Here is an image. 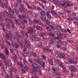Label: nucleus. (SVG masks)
Returning a JSON list of instances; mask_svg holds the SVG:
<instances>
[{"label": "nucleus", "mask_w": 78, "mask_h": 78, "mask_svg": "<svg viewBox=\"0 0 78 78\" xmlns=\"http://www.w3.org/2000/svg\"><path fill=\"white\" fill-rule=\"evenodd\" d=\"M48 48H44L43 49V51L44 53H46V52H47V51H48Z\"/></svg>", "instance_id": "680f3d73"}, {"label": "nucleus", "mask_w": 78, "mask_h": 78, "mask_svg": "<svg viewBox=\"0 0 78 78\" xmlns=\"http://www.w3.org/2000/svg\"><path fill=\"white\" fill-rule=\"evenodd\" d=\"M55 42V41L53 40L51 41H50L49 42V44L50 45H51V44H53Z\"/></svg>", "instance_id": "ea45409f"}, {"label": "nucleus", "mask_w": 78, "mask_h": 78, "mask_svg": "<svg viewBox=\"0 0 78 78\" xmlns=\"http://www.w3.org/2000/svg\"><path fill=\"white\" fill-rule=\"evenodd\" d=\"M20 8H25V5H23V4L20 3Z\"/></svg>", "instance_id": "c03bdc74"}, {"label": "nucleus", "mask_w": 78, "mask_h": 78, "mask_svg": "<svg viewBox=\"0 0 78 78\" xmlns=\"http://www.w3.org/2000/svg\"><path fill=\"white\" fill-rule=\"evenodd\" d=\"M40 19L42 21H45V20L46 19V18L45 17H44V16H41L40 17Z\"/></svg>", "instance_id": "c756f323"}, {"label": "nucleus", "mask_w": 78, "mask_h": 78, "mask_svg": "<svg viewBox=\"0 0 78 78\" xmlns=\"http://www.w3.org/2000/svg\"><path fill=\"white\" fill-rule=\"evenodd\" d=\"M60 39H62V38H59V37H54L52 38V40H56V39H57L58 41H57L56 42H58V44H61L62 42V41H61V40H60Z\"/></svg>", "instance_id": "1a4fd4ad"}, {"label": "nucleus", "mask_w": 78, "mask_h": 78, "mask_svg": "<svg viewBox=\"0 0 78 78\" xmlns=\"http://www.w3.org/2000/svg\"><path fill=\"white\" fill-rule=\"evenodd\" d=\"M60 56H61V58H63V59H66V55L64 54L63 53H61L60 55Z\"/></svg>", "instance_id": "a878e982"}, {"label": "nucleus", "mask_w": 78, "mask_h": 78, "mask_svg": "<svg viewBox=\"0 0 78 78\" xmlns=\"http://www.w3.org/2000/svg\"><path fill=\"white\" fill-rule=\"evenodd\" d=\"M9 22L10 23H11V28H12V29H15V25H14V23L13 22V21H12V19H9L8 20Z\"/></svg>", "instance_id": "39448f33"}, {"label": "nucleus", "mask_w": 78, "mask_h": 78, "mask_svg": "<svg viewBox=\"0 0 78 78\" xmlns=\"http://www.w3.org/2000/svg\"><path fill=\"white\" fill-rule=\"evenodd\" d=\"M13 56L14 62H16L17 60V55H16L15 53H14L13 54Z\"/></svg>", "instance_id": "9b49d317"}, {"label": "nucleus", "mask_w": 78, "mask_h": 78, "mask_svg": "<svg viewBox=\"0 0 78 78\" xmlns=\"http://www.w3.org/2000/svg\"><path fill=\"white\" fill-rule=\"evenodd\" d=\"M25 43H24L25 45L26 46H28V47H30V43L27 40H26L25 41Z\"/></svg>", "instance_id": "4468645a"}, {"label": "nucleus", "mask_w": 78, "mask_h": 78, "mask_svg": "<svg viewBox=\"0 0 78 78\" xmlns=\"http://www.w3.org/2000/svg\"><path fill=\"white\" fill-rule=\"evenodd\" d=\"M55 63H58L59 62V60L58 59L56 60H55Z\"/></svg>", "instance_id": "774afa93"}, {"label": "nucleus", "mask_w": 78, "mask_h": 78, "mask_svg": "<svg viewBox=\"0 0 78 78\" xmlns=\"http://www.w3.org/2000/svg\"><path fill=\"white\" fill-rule=\"evenodd\" d=\"M5 37L7 39H9V34L8 33H6Z\"/></svg>", "instance_id": "473e14b6"}, {"label": "nucleus", "mask_w": 78, "mask_h": 78, "mask_svg": "<svg viewBox=\"0 0 78 78\" xmlns=\"http://www.w3.org/2000/svg\"><path fill=\"white\" fill-rule=\"evenodd\" d=\"M33 40L35 41H39V37H36V36L33 35Z\"/></svg>", "instance_id": "a211bd4d"}, {"label": "nucleus", "mask_w": 78, "mask_h": 78, "mask_svg": "<svg viewBox=\"0 0 78 78\" xmlns=\"http://www.w3.org/2000/svg\"><path fill=\"white\" fill-rule=\"evenodd\" d=\"M54 2L55 3L56 5H59V1L58 0H54Z\"/></svg>", "instance_id": "7c9ffc66"}, {"label": "nucleus", "mask_w": 78, "mask_h": 78, "mask_svg": "<svg viewBox=\"0 0 78 78\" xmlns=\"http://www.w3.org/2000/svg\"><path fill=\"white\" fill-rule=\"evenodd\" d=\"M68 67L69 68V70H70L71 72H76L77 69H76L75 66L71 65L69 66Z\"/></svg>", "instance_id": "f03ea898"}, {"label": "nucleus", "mask_w": 78, "mask_h": 78, "mask_svg": "<svg viewBox=\"0 0 78 78\" xmlns=\"http://www.w3.org/2000/svg\"><path fill=\"white\" fill-rule=\"evenodd\" d=\"M51 28V29L52 30H53L54 29V27H53V26H51L50 24H49V26H48L46 27V30L48 31H51V29H50V28Z\"/></svg>", "instance_id": "9d476101"}, {"label": "nucleus", "mask_w": 78, "mask_h": 78, "mask_svg": "<svg viewBox=\"0 0 78 78\" xmlns=\"http://www.w3.org/2000/svg\"><path fill=\"white\" fill-rule=\"evenodd\" d=\"M11 70L9 71V74H10V77L11 78H14L12 76V72L14 70V68L13 66H11L10 67Z\"/></svg>", "instance_id": "423d86ee"}, {"label": "nucleus", "mask_w": 78, "mask_h": 78, "mask_svg": "<svg viewBox=\"0 0 78 78\" xmlns=\"http://www.w3.org/2000/svg\"><path fill=\"white\" fill-rule=\"evenodd\" d=\"M38 4L40 6H41V7H42V8H45V6L44 5H43L42 4H41V3L39 2L38 3Z\"/></svg>", "instance_id": "e433bc0d"}, {"label": "nucleus", "mask_w": 78, "mask_h": 78, "mask_svg": "<svg viewBox=\"0 0 78 78\" xmlns=\"http://www.w3.org/2000/svg\"><path fill=\"white\" fill-rule=\"evenodd\" d=\"M0 58L3 59V61L6 60V57H5L4 54L2 53H0Z\"/></svg>", "instance_id": "f8f14e48"}, {"label": "nucleus", "mask_w": 78, "mask_h": 78, "mask_svg": "<svg viewBox=\"0 0 78 78\" xmlns=\"http://www.w3.org/2000/svg\"><path fill=\"white\" fill-rule=\"evenodd\" d=\"M23 62L24 64L25 65H26V64H28V62H27V60H26V59H24L23 60Z\"/></svg>", "instance_id": "c9c22d12"}, {"label": "nucleus", "mask_w": 78, "mask_h": 78, "mask_svg": "<svg viewBox=\"0 0 78 78\" xmlns=\"http://www.w3.org/2000/svg\"><path fill=\"white\" fill-rule=\"evenodd\" d=\"M42 42L41 41H40L39 46L40 47V48H41V47H43V45H42Z\"/></svg>", "instance_id": "8fccbe9b"}, {"label": "nucleus", "mask_w": 78, "mask_h": 78, "mask_svg": "<svg viewBox=\"0 0 78 78\" xmlns=\"http://www.w3.org/2000/svg\"><path fill=\"white\" fill-rule=\"evenodd\" d=\"M17 63L18 66H20V65H22V62H17Z\"/></svg>", "instance_id": "13d9d810"}, {"label": "nucleus", "mask_w": 78, "mask_h": 78, "mask_svg": "<svg viewBox=\"0 0 78 78\" xmlns=\"http://www.w3.org/2000/svg\"><path fill=\"white\" fill-rule=\"evenodd\" d=\"M19 5V4L17 3H16L14 5V6L15 8H16V7H17Z\"/></svg>", "instance_id": "69168bd1"}, {"label": "nucleus", "mask_w": 78, "mask_h": 78, "mask_svg": "<svg viewBox=\"0 0 78 78\" xmlns=\"http://www.w3.org/2000/svg\"><path fill=\"white\" fill-rule=\"evenodd\" d=\"M61 31H62V32H63L64 33H67V30H66L64 29H61Z\"/></svg>", "instance_id": "37998d69"}, {"label": "nucleus", "mask_w": 78, "mask_h": 78, "mask_svg": "<svg viewBox=\"0 0 78 78\" xmlns=\"http://www.w3.org/2000/svg\"><path fill=\"white\" fill-rule=\"evenodd\" d=\"M4 51H5V54L6 55L9 56V51H8V50L7 49V48H5Z\"/></svg>", "instance_id": "6ab92c4d"}, {"label": "nucleus", "mask_w": 78, "mask_h": 78, "mask_svg": "<svg viewBox=\"0 0 78 78\" xmlns=\"http://www.w3.org/2000/svg\"><path fill=\"white\" fill-rule=\"evenodd\" d=\"M65 2L66 4H67L66 5V7H68V6H72L73 5V3L70 4L67 1H66Z\"/></svg>", "instance_id": "dca6fc26"}, {"label": "nucleus", "mask_w": 78, "mask_h": 78, "mask_svg": "<svg viewBox=\"0 0 78 78\" xmlns=\"http://www.w3.org/2000/svg\"><path fill=\"white\" fill-rule=\"evenodd\" d=\"M8 1H6L5 3L3 2L1 3V7H2L3 8H4H4H5V9H8V8H9V6L8 5Z\"/></svg>", "instance_id": "7ed1b4c3"}, {"label": "nucleus", "mask_w": 78, "mask_h": 78, "mask_svg": "<svg viewBox=\"0 0 78 78\" xmlns=\"http://www.w3.org/2000/svg\"><path fill=\"white\" fill-rule=\"evenodd\" d=\"M6 15L4 12H1L0 14V23H2V21H3V17H5Z\"/></svg>", "instance_id": "20e7f679"}, {"label": "nucleus", "mask_w": 78, "mask_h": 78, "mask_svg": "<svg viewBox=\"0 0 78 78\" xmlns=\"http://www.w3.org/2000/svg\"><path fill=\"white\" fill-rule=\"evenodd\" d=\"M49 34V36H51V37H54L55 36V34L52 33H50Z\"/></svg>", "instance_id": "58836bf2"}, {"label": "nucleus", "mask_w": 78, "mask_h": 78, "mask_svg": "<svg viewBox=\"0 0 78 78\" xmlns=\"http://www.w3.org/2000/svg\"><path fill=\"white\" fill-rule=\"evenodd\" d=\"M4 66H6V69H7L8 68V67H9V69H10V66H9V65H8V63H7V62H6V60H4Z\"/></svg>", "instance_id": "2eb2a0df"}, {"label": "nucleus", "mask_w": 78, "mask_h": 78, "mask_svg": "<svg viewBox=\"0 0 78 78\" xmlns=\"http://www.w3.org/2000/svg\"><path fill=\"white\" fill-rule=\"evenodd\" d=\"M10 12L11 15L13 16V15L14 14V10H11Z\"/></svg>", "instance_id": "09e8293b"}, {"label": "nucleus", "mask_w": 78, "mask_h": 78, "mask_svg": "<svg viewBox=\"0 0 78 78\" xmlns=\"http://www.w3.org/2000/svg\"><path fill=\"white\" fill-rule=\"evenodd\" d=\"M32 56H34V57H37V56L36 53L34 52L32 53Z\"/></svg>", "instance_id": "72a5a7b5"}, {"label": "nucleus", "mask_w": 78, "mask_h": 78, "mask_svg": "<svg viewBox=\"0 0 78 78\" xmlns=\"http://www.w3.org/2000/svg\"><path fill=\"white\" fill-rule=\"evenodd\" d=\"M35 61L40 65L42 64V61L41 60L40 57L38 56V57L37 58V59H35Z\"/></svg>", "instance_id": "6e6552de"}, {"label": "nucleus", "mask_w": 78, "mask_h": 78, "mask_svg": "<svg viewBox=\"0 0 78 78\" xmlns=\"http://www.w3.org/2000/svg\"><path fill=\"white\" fill-rule=\"evenodd\" d=\"M40 14L42 16H45V12L44 11H41L40 12Z\"/></svg>", "instance_id": "412c9836"}, {"label": "nucleus", "mask_w": 78, "mask_h": 78, "mask_svg": "<svg viewBox=\"0 0 78 78\" xmlns=\"http://www.w3.org/2000/svg\"><path fill=\"white\" fill-rule=\"evenodd\" d=\"M38 72H39V74L40 75H42V72H41V70L39 69L38 70Z\"/></svg>", "instance_id": "0e129e2a"}, {"label": "nucleus", "mask_w": 78, "mask_h": 78, "mask_svg": "<svg viewBox=\"0 0 78 78\" xmlns=\"http://www.w3.org/2000/svg\"><path fill=\"white\" fill-rule=\"evenodd\" d=\"M33 22L35 24L38 23V21H37V20H34Z\"/></svg>", "instance_id": "a19ab883"}, {"label": "nucleus", "mask_w": 78, "mask_h": 78, "mask_svg": "<svg viewBox=\"0 0 78 78\" xmlns=\"http://www.w3.org/2000/svg\"><path fill=\"white\" fill-rule=\"evenodd\" d=\"M28 20L30 25H31L32 24V20H31L29 18L28 19Z\"/></svg>", "instance_id": "5fc2aeb1"}, {"label": "nucleus", "mask_w": 78, "mask_h": 78, "mask_svg": "<svg viewBox=\"0 0 78 78\" xmlns=\"http://www.w3.org/2000/svg\"><path fill=\"white\" fill-rule=\"evenodd\" d=\"M68 61L70 64H72V62L74 63V64H77L78 63L77 62L75 61V60H73V58H72V59L71 58H69L68 59Z\"/></svg>", "instance_id": "0eeeda50"}, {"label": "nucleus", "mask_w": 78, "mask_h": 78, "mask_svg": "<svg viewBox=\"0 0 78 78\" xmlns=\"http://www.w3.org/2000/svg\"><path fill=\"white\" fill-rule=\"evenodd\" d=\"M15 21L16 22V24L19 25V23H20V22L19 21V19L17 18H15L14 19Z\"/></svg>", "instance_id": "aec40b11"}, {"label": "nucleus", "mask_w": 78, "mask_h": 78, "mask_svg": "<svg viewBox=\"0 0 78 78\" xmlns=\"http://www.w3.org/2000/svg\"><path fill=\"white\" fill-rule=\"evenodd\" d=\"M36 28L37 30H39V31H42V28H41V27L39 26H36Z\"/></svg>", "instance_id": "5701e85b"}, {"label": "nucleus", "mask_w": 78, "mask_h": 78, "mask_svg": "<svg viewBox=\"0 0 78 78\" xmlns=\"http://www.w3.org/2000/svg\"><path fill=\"white\" fill-rule=\"evenodd\" d=\"M33 29L32 28H30L28 29V33L29 34H31V33H33Z\"/></svg>", "instance_id": "b1692460"}, {"label": "nucleus", "mask_w": 78, "mask_h": 78, "mask_svg": "<svg viewBox=\"0 0 78 78\" xmlns=\"http://www.w3.org/2000/svg\"><path fill=\"white\" fill-rule=\"evenodd\" d=\"M51 14H52L53 16L56 17H58V15H57V13H56V12H55V11H53L51 10Z\"/></svg>", "instance_id": "f3484780"}, {"label": "nucleus", "mask_w": 78, "mask_h": 78, "mask_svg": "<svg viewBox=\"0 0 78 78\" xmlns=\"http://www.w3.org/2000/svg\"><path fill=\"white\" fill-rule=\"evenodd\" d=\"M37 11H41V10H42V9H41V8L39 7H37Z\"/></svg>", "instance_id": "052dcab7"}, {"label": "nucleus", "mask_w": 78, "mask_h": 78, "mask_svg": "<svg viewBox=\"0 0 78 78\" xmlns=\"http://www.w3.org/2000/svg\"><path fill=\"white\" fill-rule=\"evenodd\" d=\"M41 57H42L44 59H46V56L43 55H42Z\"/></svg>", "instance_id": "e2e57ef3"}, {"label": "nucleus", "mask_w": 78, "mask_h": 78, "mask_svg": "<svg viewBox=\"0 0 78 78\" xmlns=\"http://www.w3.org/2000/svg\"><path fill=\"white\" fill-rule=\"evenodd\" d=\"M40 35L42 37L43 36H45L46 35V33L45 32H43L40 33Z\"/></svg>", "instance_id": "4c0bfd02"}, {"label": "nucleus", "mask_w": 78, "mask_h": 78, "mask_svg": "<svg viewBox=\"0 0 78 78\" xmlns=\"http://www.w3.org/2000/svg\"><path fill=\"white\" fill-rule=\"evenodd\" d=\"M73 20H78V18L76 17H74L73 18Z\"/></svg>", "instance_id": "bf43d9fd"}, {"label": "nucleus", "mask_w": 78, "mask_h": 78, "mask_svg": "<svg viewBox=\"0 0 78 78\" xmlns=\"http://www.w3.org/2000/svg\"><path fill=\"white\" fill-rule=\"evenodd\" d=\"M7 64H8L9 66H10V67H11V66L12 64V63H11V61L10 60H7Z\"/></svg>", "instance_id": "393cba45"}, {"label": "nucleus", "mask_w": 78, "mask_h": 78, "mask_svg": "<svg viewBox=\"0 0 78 78\" xmlns=\"http://www.w3.org/2000/svg\"><path fill=\"white\" fill-rule=\"evenodd\" d=\"M45 63L44 61H43L42 64V66L43 68H44V67H45Z\"/></svg>", "instance_id": "49530a36"}, {"label": "nucleus", "mask_w": 78, "mask_h": 78, "mask_svg": "<svg viewBox=\"0 0 78 78\" xmlns=\"http://www.w3.org/2000/svg\"><path fill=\"white\" fill-rule=\"evenodd\" d=\"M19 17L20 19H25V16L24 15H22L19 16Z\"/></svg>", "instance_id": "bb28decb"}, {"label": "nucleus", "mask_w": 78, "mask_h": 78, "mask_svg": "<svg viewBox=\"0 0 78 78\" xmlns=\"http://www.w3.org/2000/svg\"><path fill=\"white\" fill-rule=\"evenodd\" d=\"M23 55L24 57H25L27 55V53H23Z\"/></svg>", "instance_id": "338daca9"}, {"label": "nucleus", "mask_w": 78, "mask_h": 78, "mask_svg": "<svg viewBox=\"0 0 78 78\" xmlns=\"http://www.w3.org/2000/svg\"><path fill=\"white\" fill-rule=\"evenodd\" d=\"M18 9H19L20 11L21 12H25V8L20 7V8H19Z\"/></svg>", "instance_id": "4be33fe9"}, {"label": "nucleus", "mask_w": 78, "mask_h": 78, "mask_svg": "<svg viewBox=\"0 0 78 78\" xmlns=\"http://www.w3.org/2000/svg\"><path fill=\"white\" fill-rule=\"evenodd\" d=\"M56 34L57 35V37H59L60 39H62V34H61V32L60 31H58L57 32Z\"/></svg>", "instance_id": "ddd939ff"}, {"label": "nucleus", "mask_w": 78, "mask_h": 78, "mask_svg": "<svg viewBox=\"0 0 78 78\" xmlns=\"http://www.w3.org/2000/svg\"><path fill=\"white\" fill-rule=\"evenodd\" d=\"M57 58L58 57V58H60V56H59V55H60V52L58 51H56V54H55Z\"/></svg>", "instance_id": "cd10ccee"}, {"label": "nucleus", "mask_w": 78, "mask_h": 78, "mask_svg": "<svg viewBox=\"0 0 78 78\" xmlns=\"http://www.w3.org/2000/svg\"><path fill=\"white\" fill-rule=\"evenodd\" d=\"M1 23V25L2 26V27H5V25L4 23H3L2 22L1 23Z\"/></svg>", "instance_id": "603ef678"}, {"label": "nucleus", "mask_w": 78, "mask_h": 78, "mask_svg": "<svg viewBox=\"0 0 78 78\" xmlns=\"http://www.w3.org/2000/svg\"><path fill=\"white\" fill-rule=\"evenodd\" d=\"M67 44V42L66 41H63L62 42V45H66Z\"/></svg>", "instance_id": "2f4dec72"}, {"label": "nucleus", "mask_w": 78, "mask_h": 78, "mask_svg": "<svg viewBox=\"0 0 78 78\" xmlns=\"http://www.w3.org/2000/svg\"><path fill=\"white\" fill-rule=\"evenodd\" d=\"M68 21H69V22H70V21H71L72 20H73V18H72V17H69L68 18Z\"/></svg>", "instance_id": "a18cd8bd"}, {"label": "nucleus", "mask_w": 78, "mask_h": 78, "mask_svg": "<svg viewBox=\"0 0 78 78\" xmlns=\"http://www.w3.org/2000/svg\"><path fill=\"white\" fill-rule=\"evenodd\" d=\"M9 34L10 36H12V32L11 31H9Z\"/></svg>", "instance_id": "de8ad7c7"}, {"label": "nucleus", "mask_w": 78, "mask_h": 78, "mask_svg": "<svg viewBox=\"0 0 78 78\" xmlns=\"http://www.w3.org/2000/svg\"><path fill=\"white\" fill-rule=\"evenodd\" d=\"M6 26L7 28L8 29H10V28H11V26H10V25H9V23L7 24L6 25Z\"/></svg>", "instance_id": "79ce46f5"}, {"label": "nucleus", "mask_w": 78, "mask_h": 78, "mask_svg": "<svg viewBox=\"0 0 78 78\" xmlns=\"http://www.w3.org/2000/svg\"><path fill=\"white\" fill-rule=\"evenodd\" d=\"M14 45H15V46L16 48H17L19 47V45H18V44H17V42H15Z\"/></svg>", "instance_id": "f704fd0d"}, {"label": "nucleus", "mask_w": 78, "mask_h": 78, "mask_svg": "<svg viewBox=\"0 0 78 78\" xmlns=\"http://www.w3.org/2000/svg\"><path fill=\"white\" fill-rule=\"evenodd\" d=\"M67 41H68V42H70V43H73V41L70 39H67Z\"/></svg>", "instance_id": "6e6d98bb"}, {"label": "nucleus", "mask_w": 78, "mask_h": 78, "mask_svg": "<svg viewBox=\"0 0 78 78\" xmlns=\"http://www.w3.org/2000/svg\"><path fill=\"white\" fill-rule=\"evenodd\" d=\"M37 23L38 24V25H43V23H42V22H41V21H38V23Z\"/></svg>", "instance_id": "864d4df0"}, {"label": "nucleus", "mask_w": 78, "mask_h": 78, "mask_svg": "<svg viewBox=\"0 0 78 78\" xmlns=\"http://www.w3.org/2000/svg\"><path fill=\"white\" fill-rule=\"evenodd\" d=\"M16 13L17 14L19 13V10L17 9L14 8Z\"/></svg>", "instance_id": "c85d7f7f"}, {"label": "nucleus", "mask_w": 78, "mask_h": 78, "mask_svg": "<svg viewBox=\"0 0 78 78\" xmlns=\"http://www.w3.org/2000/svg\"><path fill=\"white\" fill-rule=\"evenodd\" d=\"M32 68L33 69V72L35 73H37V69H39V66L37 63H33L32 65Z\"/></svg>", "instance_id": "f257e3e1"}, {"label": "nucleus", "mask_w": 78, "mask_h": 78, "mask_svg": "<svg viewBox=\"0 0 78 78\" xmlns=\"http://www.w3.org/2000/svg\"><path fill=\"white\" fill-rule=\"evenodd\" d=\"M56 47H57L58 48H60L61 47V45H59V43H58L57 44Z\"/></svg>", "instance_id": "3c124183"}, {"label": "nucleus", "mask_w": 78, "mask_h": 78, "mask_svg": "<svg viewBox=\"0 0 78 78\" xmlns=\"http://www.w3.org/2000/svg\"><path fill=\"white\" fill-rule=\"evenodd\" d=\"M12 38L13 39H17V37L16 36V35L14 34L12 36Z\"/></svg>", "instance_id": "4d7b16f0"}]
</instances>
